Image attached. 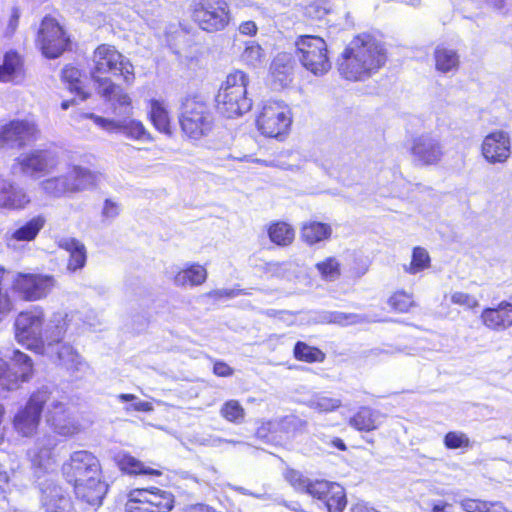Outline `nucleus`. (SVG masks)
<instances>
[{
    "mask_svg": "<svg viewBox=\"0 0 512 512\" xmlns=\"http://www.w3.org/2000/svg\"><path fill=\"white\" fill-rule=\"evenodd\" d=\"M291 124V111L282 101L265 102L256 116L257 130L268 138L283 139L289 133Z\"/></svg>",
    "mask_w": 512,
    "mask_h": 512,
    "instance_id": "11",
    "label": "nucleus"
},
{
    "mask_svg": "<svg viewBox=\"0 0 512 512\" xmlns=\"http://www.w3.org/2000/svg\"><path fill=\"white\" fill-rule=\"evenodd\" d=\"M55 286L53 275L19 272L14 276L11 289L23 301L34 302L46 298Z\"/></svg>",
    "mask_w": 512,
    "mask_h": 512,
    "instance_id": "15",
    "label": "nucleus"
},
{
    "mask_svg": "<svg viewBox=\"0 0 512 512\" xmlns=\"http://www.w3.org/2000/svg\"><path fill=\"white\" fill-rule=\"evenodd\" d=\"M13 310V302L10 296L0 289V321Z\"/></svg>",
    "mask_w": 512,
    "mask_h": 512,
    "instance_id": "50",
    "label": "nucleus"
},
{
    "mask_svg": "<svg viewBox=\"0 0 512 512\" xmlns=\"http://www.w3.org/2000/svg\"><path fill=\"white\" fill-rule=\"evenodd\" d=\"M249 83L250 78L246 72L240 69L229 72L215 95L218 111L227 118L238 117L249 111L252 106L247 96Z\"/></svg>",
    "mask_w": 512,
    "mask_h": 512,
    "instance_id": "5",
    "label": "nucleus"
},
{
    "mask_svg": "<svg viewBox=\"0 0 512 512\" xmlns=\"http://www.w3.org/2000/svg\"><path fill=\"white\" fill-rule=\"evenodd\" d=\"M378 412L368 406H362L349 418V425L360 432H371L378 428Z\"/></svg>",
    "mask_w": 512,
    "mask_h": 512,
    "instance_id": "31",
    "label": "nucleus"
},
{
    "mask_svg": "<svg viewBox=\"0 0 512 512\" xmlns=\"http://www.w3.org/2000/svg\"><path fill=\"white\" fill-rule=\"evenodd\" d=\"M293 357L300 362L321 363L326 359V354L316 346H310L304 341H297L293 348Z\"/></svg>",
    "mask_w": 512,
    "mask_h": 512,
    "instance_id": "35",
    "label": "nucleus"
},
{
    "mask_svg": "<svg viewBox=\"0 0 512 512\" xmlns=\"http://www.w3.org/2000/svg\"><path fill=\"white\" fill-rule=\"evenodd\" d=\"M119 208L116 203L107 199L104 202L103 214L107 217H114L118 214Z\"/></svg>",
    "mask_w": 512,
    "mask_h": 512,
    "instance_id": "55",
    "label": "nucleus"
},
{
    "mask_svg": "<svg viewBox=\"0 0 512 512\" xmlns=\"http://www.w3.org/2000/svg\"><path fill=\"white\" fill-rule=\"evenodd\" d=\"M175 496L156 486L138 487L128 491L125 512H171Z\"/></svg>",
    "mask_w": 512,
    "mask_h": 512,
    "instance_id": "10",
    "label": "nucleus"
},
{
    "mask_svg": "<svg viewBox=\"0 0 512 512\" xmlns=\"http://www.w3.org/2000/svg\"><path fill=\"white\" fill-rule=\"evenodd\" d=\"M220 415L227 422L238 425L244 422L246 411L238 400L230 399L220 407Z\"/></svg>",
    "mask_w": 512,
    "mask_h": 512,
    "instance_id": "40",
    "label": "nucleus"
},
{
    "mask_svg": "<svg viewBox=\"0 0 512 512\" xmlns=\"http://www.w3.org/2000/svg\"><path fill=\"white\" fill-rule=\"evenodd\" d=\"M267 235L269 240L279 247L290 246L295 240L294 227L283 220H275L267 225Z\"/></svg>",
    "mask_w": 512,
    "mask_h": 512,
    "instance_id": "30",
    "label": "nucleus"
},
{
    "mask_svg": "<svg viewBox=\"0 0 512 512\" xmlns=\"http://www.w3.org/2000/svg\"><path fill=\"white\" fill-rule=\"evenodd\" d=\"M308 495L320 501L327 512H344L348 499L345 488L338 482L315 479L308 486Z\"/></svg>",
    "mask_w": 512,
    "mask_h": 512,
    "instance_id": "17",
    "label": "nucleus"
},
{
    "mask_svg": "<svg viewBox=\"0 0 512 512\" xmlns=\"http://www.w3.org/2000/svg\"><path fill=\"white\" fill-rule=\"evenodd\" d=\"M117 466L121 472L131 476L148 475L160 477L163 475V467L160 465H156V467L146 465L129 453H123L118 457Z\"/></svg>",
    "mask_w": 512,
    "mask_h": 512,
    "instance_id": "24",
    "label": "nucleus"
},
{
    "mask_svg": "<svg viewBox=\"0 0 512 512\" xmlns=\"http://www.w3.org/2000/svg\"><path fill=\"white\" fill-rule=\"evenodd\" d=\"M389 309L396 314L411 312L417 306L414 295L404 289H397L387 299Z\"/></svg>",
    "mask_w": 512,
    "mask_h": 512,
    "instance_id": "32",
    "label": "nucleus"
},
{
    "mask_svg": "<svg viewBox=\"0 0 512 512\" xmlns=\"http://www.w3.org/2000/svg\"><path fill=\"white\" fill-rule=\"evenodd\" d=\"M110 75L119 77L127 86L133 85L136 81L135 66L130 59L115 45L102 43L97 45L92 53L90 78L95 91L114 111L130 114L133 110L132 98L120 84L112 80Z\"/></svg>",
    "mask_w": 512,
    "mask_h": 512,
    "instance_id": "1",
    "label": "nucleus"
},
{
    "mask_svg": "<svg viewBox=\"0 0 512 512\" xmlns=\"http://www.w3.org/2000/svg\"><path fill=\"white\" fill-rule=\"evenodd\" d=\"M431 267V257L428 251L421 246H415L412 249L411 261L409 265L404 266V271L415 275Z\"/></svg>",
    "mask_w": 512,
    "mask_h": 512,
    "instance_id": "39",
    "label": "nucleus"
},
{
    "mask_svg": "<svg viewBox=\"0 0 512 512\" xmlns=\"http://www.w3.org/2000/svg\"><path fill=\"white\" fill-rule=\"evenodd\" d=\"M58 247L69 254L67 269L71 272L81 270L87 262L85 245L76 238H65L58 243Z\"/></svg>",
    "mask_w": 512,
    "mask_h": 512,
    "instance_id": "25",
    "label": "nucleus"
},
{
    "mask_svg": "<svg viewBox=\"0 0 512 512\" xmlns=\"http://www.w3.org/2000/svg\"><path fill=\"white\" fill-rule=\"evenodd\" d=\"M459 506L464 512H508L499 501H485L477 498H463Z\"/></svg>",
    "mask_w": 512,
    "mask_h": 512,
    "instance_id": "34",
    "label": "nucleus"
},
{
    "mask_svg": "<svg viewBox=\"0 0 512 512\" xmlns=\"http://www.w3.org/2000/svg\"><path fill=\"white\" fill-rule=\"evenodd\" d=\"M387 60L384 43L372 32H360L339 55L338 71L345 80L362 82L378 73Z\"/></svg>",
    "mask_w": 512,
    "mask_h": 512,
    "instance_id": "3",
    "label": "nucleus"
},
{
    "mask_svg": "<svg viewBox=\"0 0 512 512\" xmlns=\"http://www.w3.org/2000/svg\"><path fill=\"white\" fill-rule=\"evenodd\" d=\"M178 122L182 135L191 141L209 137L215 128L214 112L199 93L188 94L181 100Z\"/></svg>",
    "mask_w": 512,
    "mask_h": 512,
    "instance_id": "4",
    "label": "nucleus"
},
{
    "mask_svg": "<svg viewBox=\"0 0 512 512\" xmlns=\"http://www.w3.org/2000/svg\"><path fill=\"white\" fill-rule=\"evenodd\" d=\"M213 373L218 377H230L234 374V369L226 362L217 360L213 364Z\"/></svg>",
    "mask_w": 512,
    "mask_h": 512,
    "instance_id": "49",
    "label": "nucleus"
},
{
    "mask_svg": "<svg viewBox=\"0 0 512 512\" xmlns=\"http://www.w3.org/2000/svg\"><path fill=\"white\" fill-rule=\"evenodd\" d=\"M51 394L48 388L36 389L25 405L15 413L12 425L21 437H31L37 433L42 412L50 401Z\"/></svg>",
    "mask_w": 512,
    "mask_h": 512,
    "instance_id": "12",
    "label": "nucleus"
},
{
    "mask_svg": "<svg viewBox=\"0 0 512 512\" xmlns=\"http://www.w3.org/2000/svg\"><path fill=\"white\" fill-rule=\"evenodd\" d=\"M208 277L207 269L198 263H189L180 269L173 277L176 286H200Z\"/></svg>",
    "mask_w": 512,
    "mask_h": 512,
    "instance_id": "28",
    "label": "nucleus"
},
{
    "mask_svg": "<svg viewBox=\"0 0 512 512\" xmlns=\"http://www.w3.org/2000/svg\"><path fill=\"white\" fill-rule=\"evenodd\" d=\"M19 25V14L17 11H14L8 21L7 32L12 35L15 33Z\"/></svg>",
    "mask_w": 512,
    "mask_h": 512,
    "instance_id": "57",
    "label": "nucleus"
},
{
    "mask_svg": "<svg viewBox=\"0 0 512 512\" xmlns=\"http://www.w3.org/2000/svg\"><path fill=\"white\" fill-rule=\"evenodd\" d=\"M44 224V218L42 216H36L13 231L11 239L15 241H32L37 237L41 229L44 227Z\"/></svg>",
    "mask_w": 512,
    "mask_h": 512,
    "instance_id": "37",
    "label": "nucleus"
},
{
    "mask_svg": "<svg viewBox=\"0 0 512 512\" xmlns=\"http://www.w3.org/2000/svg\"><path fill=\"white\" fill-rule=\"evenodd\" d=\"M361 321V316L355 313L334 311L329 314V322L340 326L354 325Z\"/></svg>",
    "mask_w": 512,
    "mask_h": 512,
    "instance_id": "45",
    "label": "nucleus"
},
{
    "mask_svg": "<svg viewBox=\"0 0 512 512\" xmlns=\"http://www.w3.org/2000/svg\"><path fill=\"white\" fill-rule=\"evenodd\" d=\"M331 444L333 447L337 448L338 450L340 451H346L347 450V446L346 444L343 442V440L341 438H334L332 441H331Z\"/></svg>",
    "mask_w": 512,
    "mask_h": 512,
    "instance_id": "63",
    "label": "nucleus"
},
{
    "mask_svg": "<svg viewBox=\"0 0 512 512\" xmlns=\"http://www.w3.org/2000/svg\"><path fill=\"white\" fill-rule=\"evenodd\" d=\"M332 228L330 224L320 221H308L300 228V238L308 246L330 239Z\"/></svg>",
    "mask_w": 512,
    "mask_h": 512,
    "instance_id": "29",
    "label": "nucleus"
},
{
    "mask_svg": "<svg viewBox=\"0 0 512 512\" xmlns=\"http://www.w3.org/2000/svg\"><path fill=\"white\" fill-rule=\"evenodd\" d=\"M61 474L77 500L91 507L102 505L108 484L96 455L87 450L74 451L62 464Z\"/></svg>",
    "mask_w": 512,
    "mask_h": 512,
    "instance_id": "2",
    "label": "nucleus"
},
{
    "mask_svg": "<svg viewBox=\"0 0 512 512\" xmlns=\"http://www.w3.org/2000/svg\"><path fill=\"white\" fill-rule=\"evenodd\" d=\"M307 430V421L296 415L262 420L255 430L257 439L274 446H285Z\"/></svg>",
    "mask_w": 512,
    "mask_h": 512,
    "instance_id": "8",
    "label": "nucleus"
},
{
    "mask_svg": "<svg viewBox=\"0 0 512 512\" xmlns=\"http://www.w3.org/2000/svg\"><path fill=\"white\" fill-rule=\"evenodd\" d=\"M54 445H50L47 447L39 448L35 457L42 461V459L47 458L50 459L53 457Z\"/></svg>",
    "mask_w": 512,
    "mask_h": 512,
    "instance_id": "59",
    "label": "nucleus"
},
{
    "mask_svg": "<svg viewBox=\"0 0 512 512\" xmlns=\"http://www.w3.org/2000/svg\"><path fill=\"white\" fill-rule=\"evenodd\" d=\"M81 77L82 71L72 64H67L62 69L61 79L71 92L79 93L82 90Z\"/></svg>",
    "mask_w": 512,
    "mask_h": 512,
    "instance_id": "42",
    "label": "nucleus"
},
{
    "mask_svg": "<svg viewBox=\"0 0 512 512\" xmlns=\"http://www.w3.org/2000/svg\"><path fill=\"white\" fill-rule=\"evenodd\" d=\"M34 375L32 358L20 350H14L12 367L5 359L0 357V398L21 388L23 383L29 382Z\"/></svg>",
    "mask_w": 512,
    "mask_h": 512,
    "instance_id": "14",
    "label": "nucleus"
},
{
    "mask_svg": "<svg viewBox=\"0 0 512 512\" xmlns=\"http://www.w3.org/2000/svg\"><path fill=\"white\" fill-rule=\"evenodd\" d=\"M189 17L195 27L208 34L227 30L233 21L227 0H191Z\"/></svg>",
    "mask_w": 512,
    "mask_h": 512,
    "instance_id": "6",
    "label": "nucleus"
},
{
    "mask_svg": "<svg viewBox=\"0 0 512 512\" xmlns=\"http://www.w3.org/2000/svg\"><path fill=\"white\" fill-rule=\"evenodd\" d=\"M93 181L94 175L90 171L78 168L70 175H61L44 180L43 188L54 197H60L66 193L82 191Z\"/></svg>",
    "mask_w": 512,
    "mask_h": 512,
    "instance_id": "19",
    "label": "nucleus"
},
{
    "mask_svg": "<svg viewBox=\"0 0 512 512\" xmlns=\"http://www.w3.org/2000/svg\"><path fill=\"white\" fill-rule=\"evenodd\" d=\"M148 107V120L155 130L159 133L171 136L173 133V122L165 102L160 99H150Z\"/></svg>",
    "mask_w": 512,
    "mask_h": 512,
    "instance_id": "23",
    "label": "nucleus"
},
{
    "mask_svg": "<svg viewBox=\"0 0 512 512\" xmlns=\"http://www.w3.org/2000/svg\"><path fill=\"white\" fill-rule=\"evenodd\" d=\"M443 443L445 448L449 450L454 449H469L472 446L468 435L462 431H449L444 435Z\"/></svg>",
    "mask_w": 512,
    "mask_h": 512,
    "instance_id": "43",
    "label": "nucleus"
},
{
    "mask_svg": "<svg viewBox=\"0 0 512 512\" xmlns=\"http://www.w3.org/2000/svg\"><path fill=\"white\" fill-rule=\"evenodd\" d=\"M243 55L248 61L258 60L262 56V48L258 44L251 43L245 47Z\"/></svg>",
    "mask_w": 512,
    "mask_h": 512,
    "instance_id": "51",
    "label": "nucleus"
},
{
    "mask_svg": "<svg viewBox=\"0 0 512 512\" xmlns=\"http://www.w3.org/2000/svg\"><path fill=\"white\" fill-rule=\"evenodd\" d=\"M44 321L45 314L41 307L19 312L14 322L17 342L28 350L42 352L45 348V341L41 336Z\"/></svg>",
    "mask_w": 512,
    "mask_h": 512,
    "instance_id": "13",
    "label": "nucleus"
},
{
    "mask_svg": "<svg viewBox=\"0 0 512 512\" xmlns=\"http://www.w3.org/2000/svg\"><path fill=\"white\" fill-rule=\"evenodd\" d=\"M239 30L244 35L254 36L257 33V26L253 21H245L240 24Z\"/></svg>",
    "mask_w": 512,
    "mask_h": 512,
    "instance_id": "54",
    "label": "nucleus"
},
{
    "mask_svg": "<svg viewBox=\"0 0 512 512\" xmlns=\"http://www.w3.org/2000/svg\"><path fill=\"white\" fill-rule=\"evenodd\" d=\"M450 302L468 310H474L479 306V302L474 296L460 291L451 294Z\"/></svg>",
    "mask_w": 512,
    "mask_h": 512,
    "instance_id": "46",
    "label": "nucleus"
},
{
    "mask_svg": "<svg viewBox=\"0 0 512 512\" xmlns=\"http://www.w3.org/2000/svg\"><path fill=\"white\" fill-rule=\"evenodd\" d=\"M481 323L489 330L504 331L512 326V303L503 300L492 307H485L480 314Z\"/></svg>",
    "mask_w": 512,
    "mask_h": 512,
    "instance_id": "22",
    "label": "nucleus"
},
{
    "mask_svg": "<svg viewBox=\"0 0 512 512\" xmlns=\"http://www.w3.org/2000/svg\"><path fill=\"white\" fill-rule=\"evenodd\" d=\"M27 193L10 181H2L0 186V206L8 209H23L29 204Z\"/></svg>",
    "mask_w": 512,
    "mask_h": 512,
    "instance_id": "27",
    "label": "nucleus"
},
{
    "mask_svg": "<svg viewBox=\"0 0 512 512\" xmlns=\"http://www.w3.org/2000/svg\"><path fill=\"white\" fill-rule=\"evenodd\" d=\"M283 478L289 483L295 490L303 491L308 494L309 485L313 480L307 479L300 471L287 468L283 473Z\"/></svg>",
    "mask_w": 512,
    "mask_h": 512,
    "instance_id": "44",
    "label": "nucleus"
},
{
    "mask_svg": "<svg viewBox=\"0 0 512 512\" xmlns=\"http://www.w3.org/2000/svg\"><path fill=\"white\" fill-rule=\"evenodd\" d=\"M89 118H91L94 121V123H96L102 128L117 127V125H119V123H116L113 120L101 116H96L94 114H90Z\"/></svg>",
    "mask_w": 512,
    "mask_h": 512,
    "instance_id": "53",
    "label": "nucleus"
},
{
    "mask_svg": "<svg viewBox=\"0 0 512 512\" xmlns=\"http://www.w3.org/2000/svg\"><path fill=\"white\" fill-rule=\"evenodd\" d=\"M57 161L46 149H34L15 159L14 167L25 176L41 178L52 172Z\"/></svg>",
    "mask_w": 512,
    "mask_h": 512,
    "instance_id": "18",
    "label": "nucleus"
},
{
    "mask_svg": "<svg viewBox=\"0 0 512 512\" xmlns=\"http://www.w3.org/2000/svg\"><path fill=\"white\" fill-rule=\"evenodd\" d=\"M315 268L324 281H335L342 275V264L335 256H328L317 262Z\"/></svg>",
    "mask_w": 512,
    "mask_h": 512,
    "instance_id": "38",
    "label": "nucleus"
},
{
    "mask_svg": "<svg viewBox=\"0 0 512 512\" xmlns=\"http://www.w3.org/2000/svg\"><path fill=\"white\" fill-rule=\"evenodd\" d=\"M58 345L59 346L56 351L58 360L61 362H74L77 357V353L73 346L63 342Z\"/></svg>",
    "mask_w": 512,
    "mask_h": 512,
    "instance_id": "47",
    "label": "nucleus"
},
{
    "mask_svg": "<svg viewBox=\"0 0 512 512\" xmlns=\"http://www.w3.org/2000/svg\"><path fill=\"white\" fill-rule=\"evenodd\" d=\"M492 8L500 10L505 6V0H487Z\"/></svg>",
    "mask_w": 512,
    "mask_h": 512,
    "instance_id": "64",
    "label": "nucleus"
},
{
    "mask_svg": "<svg viewBox=\"0 0 512 512\" xmlns=\"http://www.w3.org/2000/svg\"><path fill=\"white\" fill-rule=\"evenodd\" d=\"M71 37L51 15L42 18L35 35V46L47 59H56L71 48Z\"/></svg>",
    "mask_w": 512,
    "mask_h": 512,
    "instance_id": "9",
    "label": "nucleus"
},
{
    "mask_svg": "<svg viewBox=\"0 0 512 512\" xmlns=\"http://www.w3.org/2000/svg\"><path fill=\"white\" fill-rule=\"evenodd\" d=\"M133 409L139 412H151L153 410V405L148 401H140L133 405Z\"/></svg>",
    "mask_w": 512,
    "mask_h": 512,
    "instance_id": "62",
    "label": "nucleus"
},
{
    "mask_svg": "<svg viewBox=\"0 0 512 512\" xmlns=\"http://www.w3.org/2000/svg\"><path fill=\"white\" fill-rule=\"evenodd\" d=\"M451 504L446 501H437L430 504V512H448Z\"/></svg>",
    "mask_w": 512,
    "mask_h": 512,
    "instance_id": "58",
    "label": "nucleus"
},
{
    "mask_svg": "<svg viewBox=\"0 0 512 512\" xmlns=\"http://www.w3.org/2000/svg\"><path fill=\"white\" fill-rule=\"evenodd\" d=\"M480 151L489 164H503L512 153L511 138L503 130H494L483 138Z\"/></svg>",
    "mask_w": 512,
    "mask_h": 512,
    "instance_id": "21",
    "label": "nucleus"
},
{
    "mask_svg": "<svg viewBox=\"0 0 512 512\" xmlns=\"http://www.w3.org/2000/svg\"><path fill=\"white\" fill-rule=\"evenodd\" d=\"M315 406L320 411L332 412L341 406V401L336 398L323 396V397H319L316 400Z\"/></svg>",
    "mask_w": 512,
    "mask_h": 512,
    "instance_id": "48",
    "label": "nucleus"
},
{
    "mask_svg": "<svg viewBox=\"0 0 512 512\" xmlns=\"http://www.w3.org/2000/svg\"><path fill=\"white\" fill-rule=\"evenodd\" d=\"M68 325L66 316H59L53 320V324L45 331V345L53 346L62 343L67 333Z\"/></svg>",
    "mask_w": 512,
    "mask_h": 512,
    "instance_id": "41",
    "label": "nucleus"
},
{
    "mask_svg": "<svg viewBox=\"0 0 512 512\" xmlns=\"http://www.w3.org/2000/svg\"><path fill=\"white\" fill-rule=\"evenodd\" d=\"M117 128L129 139L142 142H152L154 140L151 133L146 129L140 120L131 119L119 123Z\"/></svg>",
    "mask_w": 512,
    "mask_h": 512,
    "instance_id": "36",
    "label": "nucleus"
},
{
    "mask_svg": "<svg viewBox=\"0 0 512 512\" xmlns=\"http://www.w3.org/2000/svg\"><path fill=\"white\" fill-rule=\"evenodd\" d=\"M24 56L16 49H10L3 55V62L0 64V82H10L24 74Z\"/></svg>",
    "mask_w": 512,
    "mask_h": 512,
    "instance_id": "26",
    "label": "nucleus"
},
{
    "mask_svg": "<svg viewBox=\"0 0 512 512\" xmlns=\"http://www.w3.org/2000/svg\"><path fill=\"white\" fill-rule=\"evenodd\" d=\"M369 270V264L367 262L360 261L356 267L353 268V274L355 277H361Z\"/></svg>",
    "mask_w": 512,
    "mask_h": 512,
    "instance_id": "61",
    "label": "nucleus"
},
{
    "mask_svg": "<svg viewBox=\"0 0 512 512\" xmlns=\"http://www.w3.org/2000/svg\"><path fill=\"white\" fill-rule=\"evenodd\" d=\"M52 501H53V503L51 504V506L47 507L44 512H66L62 504L64 502L65 503L69 502V500L67 498H65L62 495H59L56 498H54Z\"/></svg>",
    "mask_w": 512,
    "mask_h": 512,
    "instance_id": "52",
    "label": "nucleus"
},
{
    "mask_svg": "<svg viewBox=\"0 0 512 512\" xmlns=\"http://www.w3.org/2000/svg\"><path fill=\"white\" fill-rule=\"evenodd\" d=\"M295 56L302 67L314 76H323L332 68L328 45L318 35H299L295 39Z\"/></svg>",
    "mask_w": 512,
    "mask_h": 512,
    "instance_id": "7",
    "label": "nucleus"
},
{
    "mask_svg": "<svg viewBox=\"0 0 512 512\" xmlns=\"http://www.w3.org/2000/svg\"><path fill=\"white\" fill-rule=\"evenodd\" d=\"M350 512H379L373 506L364 502H357L352 505Z\"/></svg>",
    "mask_w": 512,
    "mask_h": 512,
    "instance_id": "56",
    "label": "nucleus"
},
{
    "mask_svg": "<svg viewBox=\"0 0 512 512\" xmlns=\"http://www.w3.org/2000/svg\"><path fill=\"white\" fill-rule=\"evenodd\" d=\"M182 512H215L211 507L204 504H193L187 506L182 510Z\"/></svg>",
    "mask_w": 512,
    "mask_h": 512,
    "instance_id": "60",
    "label": "nucleus"
},
{
    "mask_svg": "<svg viewBox=\"0 0 512 512\" xmlns=\"http://www.w3.org/2000/svg\"><path fill=\"white\" fill-rule=\"evenodd\" d=\"M410 153L418 165L425 167L439 165L445 155L441 141L430 134L414 137Z\"/></svg>",
    "mask_w": 512,
    "mask_h": 512,
    "instance_id": "20",
    "label": "nucleus"
},
{
    "mask_svg": "<svg viewBox=\"0 0 512 512\" xmlns=\"http://www.w3.org/2000/svg\"><path fill=\"white\" fill-rule=\"evenodd\" d=\"M435 68L441 73H448L459 67V55L456 50L438 46L434 50Z\"/></svg>",
    "mask_w": 512,
    "mask_h": 512,
    "instance_id": "33",
    "label": "nucleus"
},
{
    "mask_svg": "<svg viewBox=\"0 0 512 512\" xmlns=\"http://www.w3.org/2000/svg\"><path fill=\"white\" fill-rule=\"evenodd\" d=\"M40 134V128L33 118L11 119L0 126V149L24 148L38 140Z\"/></svg>",
    "mask_w": 512,
    "mask_h": 512,
    "instance_id": "16",
    "label": "nucleus"
}]
</instances>
